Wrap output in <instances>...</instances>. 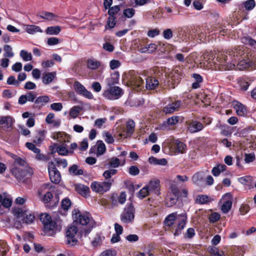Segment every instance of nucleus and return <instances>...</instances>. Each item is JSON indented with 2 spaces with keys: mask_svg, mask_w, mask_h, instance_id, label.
Masks as SVG:
<instances>
[{
  "mask_svg": "<svg viewBox=\"0 0 256 256\" xmlns=\"http://www.w3.org/2000/svg\"><path fill=\"white\" fill-rule=\"evenodd\" d=\"M187 219L186 212L178 214L177 212H174L166 216L164 223L168 227L172 226L174 236H178L182 234V230L186 227Z\"/></svg>",
  "mask_w": 256,
  "mask_h": 256,
  "instance_id": "obj_1",
  "label": "nucleus"
},
{
  "mask_svg": "<svg viewBox=\"0 0 256 256\" xmlns=\"http://www.w3.org/2000/svg\"><path fill=\"white\" fill-rule=\"evenodd\" d=\"M74 221L78 224L85 226L84 236H86L92 230L95 224V222L89 213H82L78 210L75 209L72 212Z\"/></svg>",
  "mask_w": 256,
  "mask_h": 256,
  "instance_id": "obj_2",
  "label": "nucleus"
},
{
  "mask_svg": "<svg viewBox=\"0 0 256 256\" xmlns=\"http://www.w3.org/2000/svg\"><path fill=\"white\" fill-rule=\"evenodd\" d=\"M10 171L12 176L20 182H24L26 180L30 178L34 174L33 170L30 166H27V168H25L12 165Z\"/></svg>",
  "mask_w": 256,
  "mask_h": 256,
  "instance_id": "obj_3",
  "label": "nucleus"
},
{
  "mask_svg": "<svg viewBox=\"0 0 256 256\" xmlns=\"http://www.w3.org/2000/svg\"><path fill=\"white\" fill-rule=\"evenodd\" d=\"M164 80V74L162 72H155L154 75L146 78V88L148 90H155L162 86Z\"/></svg>",
  "mask_w": 256,
  "mask_h": 256,
  "instance_id": "obj_4",
  "label": "nucleus"
},
{
  "mask_svg": "<svg viewBox=\"0 0 256 256\" xmlns=\"http://www.w3.org/2000/svg\"><path fill=\"white\" fill-rule=\"evenodd\" d=\"M40 220L44 224L43 232L44 234L48 236H52L57 227L56 222L52 221L51 216L47 214H41Z\"/></svg>",
  "mask_w": 256,
  "mask_h": 256,
  "instance_id": "obj_5",
  "label": "nucleus"
},
{
  "mask_svg": "<svg viewBox=\"0 0 256 256\" xmlns=\"http://www.w3.org/2000/svg\"><path fill=\"white\" fill-rule=\"evenodd\" d=\"M128 82L129 86L138 92L144 88V84L142 78L134 70L130 72L129 76L128 77Z\"/></svg>",
  "mask_w": 256,
  "mask_h": 256,
  "instance_id": "obj_6",
  "label": "nucleus"
},
{
  "mask_svg": "<svg viewBox=\"0 0 256 256\" xmlns=\"http://www.w3.org/2000/svg\"><path fill=\"white\" fill-rule=\"evenodd\" d=\"M124 94L123 90L118 86H106L102 96L110 100H116L120 98Z\"/></svg>",
  "mask_w": 256,
  "mask_h": 256,
  "instance_id": "obj_7",
  "label": "nucleus"
},
{
  "mask_svg": "<svg viewBox=\"0 0 256 256\" xmlns=\"http://www.w3.org/2000/svg\"><path fill=\"white\" fill-rule=\"evenodd\" d=\"M112 182L113 180L106 182L94 181L92 182L90 188L93 192L103 194L110 190Z\"/></svg>",
  "mask_w": 256,
  "mask_h": 256,
  "instance_id": "obj_8",
  "label": "nucleus"
},
{
  "mask_svg": "<svg viewBox=\"0 0 256 256\" xmlns=\"http://www.w3.org/2000/svg\"><path fill=\"white\" fill-rule=\"evenodd\" d=\"M134 218V208L132 204H127L121 214L120 220L124 223L132 222Z\"/></svg>",
  "mask_w": 256,
  "mask_h": 256,
  "instance_id": "obj_9",
  "label": "nucleus"
},
{
  "mask_svg": "<svg viewBox=\"0 0 256 256\" xmlns=\"http://www.w3.org/2000/svg\"><path fill=\"white\" fill-rule=\"evenodd\" d=\"M165 77L166 76L164 75L163 83H164V85L168 88H174L180 82L181 79L180 75L176 72H171L166 80H165Z\"/></svg>",
  "mask_w": 256,
  "mask_h": 256,
  "instance_id": "obj_10",
  "label": "nucleus"
},
{
  "mask_svg": "<svg viewBox=\"0 0 256 256\" xmlns=\"http://www.w3.org/2000/svg\"><path fill=\"white\" fill-rule=\"evenodd\" d=\"M48 170L50 181L52 183L58 184L61 180V175L53 162L49 163Z\"/></svg>",
  "mask_w": 256,
  "mask_h": 256,
  "instance_id": "obj_11",
  "label": "nucleus"
},
{
  "mask_svg": "<svg viewBox=\"0 0 256 256\" xmlns=\"http://www.w3.org/2000/svg\"><path fill=\"white\" fill-rule=\"evenodd\" d=\"M16 213L18 217L22 218V220L27 224L34 222L35 216L33 212H30L26 208H18Z\"/></svg>",
  "mask_w": 256,
  "mask_h": 256,
  "instance_id": "obj_12",
  "label": "nucleus"
},
{
  "mask_svg": "<svg viewBox=\"0 0 256 256\" xmlns=\"http://www.w3.org/2000/svg\"><path fill=\"white\" fill-rule=\"evenodd\" d=\"M78 232V228L75 226H71L68 228L66 232V244L71 246L76 244L78 240L76 238V234Z\"/></svg>",
  "mask_w": 256,
  "mask_h": 256,
  "instance_id": "obj_13",
  "label": "nucleus"
},
{
  "mask_svg": "<svg viewBox=\"0 0 256 256\" xmlns=\"http://www.w3.org/2000/svg\"><path fill=\"white\" fill-rule=\"evenodd\" d=\"M73 88L76 93L79 95L82 96L88 99H92L94 97L92 92L88 90L78 81L74 82Z\"/></svg>",
  "mask_w": 256,
  "mask_h": 256,
  "instance_id": "obj_14",
  "label": "nucleus"
},
{
  "mask_svg": "<svg viewBox=\"0 0 256 256\" xmlns=\"http://www.w3.org/2000/svg\"><path fill=\"white\" fill-rule=\"evenodd\" d=\"M221 200L223 202L221 206V210L223 213L227 214L232 206V195L230 193H226L222 197Z\"/></svg>",
  "mask_w": 256,
  "mask_h": 256,
  "instance_id": "obj_15",
  "label": "nucleus"
},
{
  "mask_svg": "<svg viewBox=\"0 0 256 256\" xmlns=\"http://www.w3.org/2000/svg\"><path fill=\"white\" fill-rule=\"evenodd\" d=\"M150 192L158 196L160 194V181L158 179L150 180L146 185Z\"/></svg>",
  "mask_w": 256,
  "mask_h": 256,
  "instance_id": "obj_16",
  "label": "nucleus"
},
{
  "mask_svg": "<svg viewBox=\"0 0 256 256\" xmlns=\"http://www.w3.org/2000/svg\"><path fill=\"white\" fill-rule=\"evenodd\" d=\"M182 102L180 100L172 101L170 104L164 106L163 111L166 114H172L176 111H178L180 105Z\"/></svg>",
  "mask_w": 256,
  "mask_h": 256,
  "instance_id": "obj_17",
  "label": "nucleus"
},
{
  "mask_svg": "<svg viewBox=\"0 0 256 256\" xmlns=\"http://www.w3.org/2000/svg\"><path fill=\"white\" fill-rule=\"evenodd\" d=\"M168 141L170 147L176 148L178 152L183 153L184 152L186 148V145L184 144L174 138H170Z\"/></svg>",
  "mask_w": 256,
  "mask_h": 256,
  "instance_id": "obj_18",
  "label": "nucleus"
},
{
  "mask_svg": "<svg viewBox=\"0 0 256 256\" xmlns=\"http://www.w3.org/2000/svg\"><path fill=\"white\" fill-rule=\"evenodd\" d=\"M252 80L250 78L243 76L238 78V82L242 90L246 91L251 84Z\"/></svg>",
  "mask_w": 256,
  "mask_h": 256,
  "instance_id": "obj_19",
  "label": "nucleus"
},
{
  "mask_svg": "<svg viewBox=\"0 0 256 256\" xmlns=\"http://www.w3.org/2000/svg\"><path fill=\"white\" fill-rule=\"evenodd\" d=\"M119 78L118 72L116 71L111 74L110 76L106 79V86H115L116 84H118Z\"/></svg>",
  "mask_w": 256,
  "mask_h": 256,
  "instance_id": "obj_20",
  "label": "nucleus"
},
{
  "mask_svg": "<svg viewBox=\"0 0 256 256\" xmlns=\"http://www.w3.org/2000/svg\"><path fill=\"white\" fill-rule=\"evenodd\" d=\"M234 108L236 110V114L239 116H244L247 114L246 108L244 104L238 101L234 102Z\"/></svg>",
  "mask_w": 256,
  "mask_h": 256,
  "instance_id": "obj_21",
  "label": "nucleus"
},
{
  "mask_svg": "<svg viewBox=\"0 0 256 256\" xmlns=\"http://www.w3.org/2000/svg\"><path fill=\"white\" fill-rule=\"evenodd\" d=\"M104 238V236L102 233H96L93 240H92L91 244L92 246L94 248L100 246H102Z\"/></svg>",
  "mask_w": 256,
  "mask_h": 256,
  "instance_id": "obj_22",
  "label": "nucleus"
},
{
  "mask_svg": "<svg viewBox=\"0 0 256 256\" xmlns=\"http://www.w3.org/2000/svg\"><path fill=\"white\" fill-rule=\"evenodd\" d=\"M76 190L80 195L86 197L90 192V189L87 186L78 184L75 186Z\"/></svg>",
  "mask_w": 256,
  "mask_h": 256,
  "instance_id": "obj_23",
  "label": "nucleus"
},
{
  "mask_svg": "<svg viewBox=\"0 0 256 256\" xmlns=\"http://www.w3.org/2000/svg\"><path fill=\"white\" fill-rule=\"evenodd\" d=\"M180 196H175L170 194L166 198V206L170 208L174 206L177 202Z\"/></svg>",
  "mask_w": 256,
  "mask_h": 256,
  "instance_id": "obj_24",
  "label": "nucleus"
},
{
  "mask_svg": "<svg viewBox=\"0 0 256 256\" xmlns=\"http://www.w3.org/2000/svg\"><path fill=\"white\" fill-rule=\"evenodd\" d=\"M14 120L10 116H0V125L6 124L7 128H12Z\"/></svg>",
  "mask_w": 256,
  "mask_h": 256,
  "instance_id": "obj_25",
  "label": "nucleus"
},
{
  "mask_svg": "<svg viewBox=\"0 0 256 256\" xmlns=\"http://www.w3.org/2000/svg\"><path fill=\"white\" fill-rule=\"evenodd\" d=\"M213 199L212 198L206 195L200 194L196 196L195 200V202L200 204H204L210 202Z\"/></svg>",
  "mask_w": 256,
  "mask_h": 256,
  "instance_id": "obj_26",
  "label": "nucleus"
},
{
  "mask_svg": "<svg viewBox=\"0 0 256 256\" xmlns=\"http://www.w3.org/2000/svg\"><path fill=\"white\" fill-rule=\"evenodd\" d=\"M12 158L14 161L13 165H19L21 166L22 168H27V166H30L26 160L20 157L15 154H12Z\"/></svg>",
  "mask_w": 256,
  "mask_h": 256,
  "instance_id": "obj_27",
  "label": "nucleus"
},
{
  "mask_svg": "<svg viewBox=\"0 0 256 256\" xmlns=\"http://www.w3.org/2000/svg\"><path fill=\"white\" fill-rule=\"evenodd\" d=\"M50 102V98L48 96H41L36 99L34 100V104L36 105L39 108L43 106L45 104L48 103Z\"/></svg>",
  "mask_w": 256,
  "mask_h": 256,
  "instance_id": "obj_28",
  "label": "nucleus"
},
{
  "mask_svg": "<svg viewBox=\"0 0 256 256\" xmlns=\"http://www.w3.org/2000/svg\"><path fill=\"white\" fill-rule=\"evenodd\" d=\"M192 78H194L195 80L192 84V88L196 89L200 88V84L203 81L202 76L198 74L194 73L192 74Z\"/></svg>",
  "mask_w": 256,
  "mask_h": 256,
  "instance_id": "obj_29",
  "label": "nucleus"
},
{
  "mask_svg": "<svg viewBox=\"0 0 256 256\" xmlns=\"http://www.w3.org/2000/svg\"><path fill=\"white\" fill-rule=\"evenodd\" d=\"M86 64L88 68L95 70L100 66L101 63L96 60L88 59Z\"/></svg>",
  "mask_w": 256,
  "mask_h": 256,
  "instance_id": "obj_30",
  "label": "nucleus"
},
{
  "mask_svg": "<svg viewBox=\"0 0 256 256\" xmlns=\"http://www.w3.org/2000/svg\"><path fill=\"white\" fill-rule=\"evenodd\" d=\"M148 162L150 164L160 166H166L168 162L166 158L158 159L154 156L150 157L148 158Z\"/></svg>",
  "mask_w": 256,
  "mask_h": 256,
  "instance_id": "obj_31",
  "label": "nucleus"
},
{
  "mask_svg": "<svg viewBox=\"0 0 256 256\" xmlns=\"http://www.w3.org/2000/svg\"><path fill=\"white\" fill-rule=\"evenodd\" d=\"M125 164V160H124L122 163L120 160L116 157L112 158L108 162V164L110 167L116 168L118 167L120 165H124Z\"/></svg>",
  "mask_w": 256,
  "mask_h": 256,
  "instance_id": "obj_32",
  "label": "nucleus"
},
{
  "mask_svg": "<svg viewBox=\"0 0 256 256\" xmlns=\"http://www.w3.org/2000/svg\"><path fill=\"white\" fill-rule=\"evenodd\" d=\"M61 30L60 26H48L46 30V32L47 34L49 35H57Z\"/></svg>",
  "mask_w": 256,
  "mask_h": 256,
  "instance_id": "obj_33",
  "label": "nucleus"
},
{
  "mask_svg": "<svg viewBox=\"0 0 256 256\" xmlns=\"http://www.w3.org/2000/svg\"><path fill=\"white\" fill-rule=\"evenodd\" d=\"M69 172L70 174L73 176H80L83 174V170L81 168H78V166L76 164H74L68 169Z\"/></svg>",
  "mask_w": 256,
  "mask_h": 256,
  "instance_id": "obj_34",
  "label": "nucleus"
},
{
  "mask_svg": "<svg viewBox=\"0 0 256 256\" xmlns=\"http://www.w3.org/2000/svg\"><path fill=\"white\" fill-rule=\"evenodd\" d=\"M55 76V72L46 73L42 76V82L46 84H49L54 79Z\"/></svg>",
  "mask_w": 256,
  "mask_h": 256,
  "instance_id": "obj_35",
  "label": "nucleus"
},
{
  "mask_svg": "<svg viewBox=\"0 0 256 256\" xmlns=\"http://www.w3.org/2000/svg\"><path fill=\"white\" fill-rule=\"evenodd\" d=\"M82 108L80 106H72L69 112L70 116L72 118H76L80 114Z\"/></svg>",
  "mask_w": 256,
  "mask_h": 256,
  "instance_id": "obj_36",
  "label": "nucleus"
},
{
  "mask_svg": "<svg viewBox=\"0 0 256 256\" xmlns=\"http://www.w3.org/2000/svg\"><path fill=\"white\" fill-rule=\"evenodd\" d=\"M26 31L28 33L32 34L36 32H42L40 26L35 25H28Z\"/></svg>",
  "mask_w": 256,
  "mask_h": 256,
  "instance_id": "obj_37",
  "label": "nucleus"
},
{
  "mask_svg": "<svg viewBox=\"0 0 256 256\" xmlns=\"http://www.w3.org/2000/svg\"><path fill=\"white\" fill-rule=\"evenodd\" d=\"M106 150V147L102 140H98L97 142V155L103 154Z\"/></svg>",
  "mask_w": 256,
  "mask_h": 256,
  "instance_id": "obj_38",
  "label": "nucleus"
},
{
  "mask_svg": "<svg viewBox=\"0 0 256 256\" xmlns=\"http://www.w3.org/2000/svg\"><path fill=\"white\" fill-rule=\"evenodd\" d=\"M12 199L7 197L3 198L2 204H0V212L2 206L5 208H10L12 204Z\"/></svg>",
  "mask_w": 256,
  "mask_h": 256,
  "instance_id": "obj_39",
  "label": "nucleus"
},
{
  "mask_svg": "<svg viewBox=\"0 0 256 256\" xmlns=\"http://www.w3.org/2000/svg\"><path fill=\"white\" fill-rule=\"evenodd\" d=\"M40 17L48 20H56L58 16L54 13L44 12H42V15L40 16Z\"/></svg>",
  "mask_w": 256,
  "mask_h": 256,
  "instance_id": "obj_40",
  "label": "nucleus"
},
{
  "mask_svg": "<svg viewBox=\"0 0 256 256\" xmlns=\"http://www.w3.org/2000/svg\"><path fill=\"white\" fill-rule=\"evenodd\" d=\"M186 122L188 125V128H203L202 124L196 120H190Z\"/></svg>",
  "mask_w": 256,
  "mask_h": 256,
  "instance_id": "obj_41",
  "label": "nucleus"
},
{
  "mask_svg": "<svg viewBox=\"0 0 256 256\" xmlns=\"http://www.w3.org/2000/svg\"><path fill=\"white\" fill-rule=\"evenodd\" d=\"M242 42L244 44L251 46L256 45V40L250 36H244L242 38Z\"/></svg>",
  "mask_w": 256,
  "mask_h": 256,
  "instance_id": "obj_42",
  "label": "nucleus"
},
{
  "mask_svg": "<svg viewBox=\"0 0 256 256\" xmlns=\"http://www.w3.org/2000/svg\"><path fill=\"white\" fill-rule=\"evenodd\" d=\"M4 50L5 52L4 54V56L8 58H12L14 56V54L12 51V48L10 46L6 44L4 46Z\"/></svg>",
  "mask_w": 256,
  "mask_h": 256,
  "instance_id": "obj_43",
  "label": "nucleus"
},
{
  "mask_svg": "<svg viewBox=\"0 0 256 256\" xmlns=\"http://www.w3.org/2000/svg\"><path fill=\"white\" fill-rule=\"evenodd\" d=\"M210 253L211 256H225L222 251L215 246H212L210 249Z\"/></svg>",
  "mask_w": 256,
  "mask_h": 256,
  "instance_id": "obj_44",
  "label": "nucleus"
},
{
  "mask_svg": "<svg viewBox=\"0 0 256 256\" xmlns=\"http://www.w3.org/2000/svg\"><path fill=\"white\" fill-rule=\"evenodd\" d=\"M102 137L104 141L108 144H113L114 141L112 135L108 132H106L103 133Z\"/></svg>",
  "mask_w": 256,
  "mask_h": 256,
  "instance_id": "obj_45",
  "label": "nucleus"
},
{
  "mask_svg": "<svg viewBox=\"0 0 256 256\" xmlns=\"http://www.w3.org/2000/svg\"><path fill=\"white\" fill-rule=\"evenodd\" d=\"M150 193L146 186L143 187L138 192V197L140 199L146 198L148 194Z\"/></svg>",
  "mask_w": 256,
  "mask_h": 256,
  "instance_id": "obj_46",
  "label": "nucleus"
},
{
  "mask_svg": "<svg viewBox=\"0 0 256 256\" xmlns=\"http://www.w3.org/2000/svg\"><path fill=\"white\" fill-rule=\"evenodd\" d=\"M243 5L248 10H252L256 6V2L254 0H248L243 2Z\"/></svg>",
  "mask_w": 256,
  "mask_h": 256,
  "instance_id": "obj_47",
  "label": "nucleus"
},
{
  "mask_svg": "<svg viewBox=\"0 0 256 256\" xmlns=\"http://www.w3.org/2000/svg\"><path fill=\"white\" fill-rule=\"evenodd\" d=\"M108 12V14L110 16L116 17L115 15L120 10L119 6H114L112 7L109 8Z\"/></svg>",
  "mask_w": 256,
  "mask_h": 256,
  "instance_id": "obj_48",
  "label": "nucleus"
},
{
  "mask_svg": "<svg viewBox=\"0 0 256 256\" xmlns=\"http://www.w3.org/2000/svg\"><path fill=\"white\" fill-rule=\"evenodd\" d=\"M117 172L118 170L116 169H109L105 170L102 176L106 180H108L115 175L117 173Z\"/></svg>",
  "mask_w": 256,
  "mask_h": 256,
  "instance_id": "obj_49",
  "label": "nucleus"
},
{
  "mask_svg": "<svg viewBox=\"0 0 256 256\" xmlns=\"http://www.w3.org/2000/svg\"><path fill=\"white\" fill-rule=\"evenodd\" d=\"M20 56L22 60L25 61H30L32 60V55L31 53H28L24 50H22L20 52Z\"/></svg>",
  "mask_w": 256,
  "mask_h": 256,
  "instance_id": "obj_50",
  "label": "nucleus"
},
{
  "mask_svg": "<svg viewBox=\"0 0 256 256\" xmlns=\"http://www.w3.org/2000/svg\"><path fill=\"white\" fill-rule=\"evenodd\" d=\"M202 174L197 172L192 176V182L195 184H198L202 181Z\"/></svg>",
  "mask_w": 256,
  "mask_h": 256,
  "instance_id": "obj_51",
  "label": "nucleus"
},
{
  "mask_svg": "<svg viewBox=\"0 0 256 256\" xmlns=\"http://www.w3.org/2000/svg\"><path fill=\"white\" fill-rule=\"evenodd\" d=\"M72 202L68 198H65L62 200V208L64 210H68L71 206Z\"/></svg>",
  "mask_w": 256,
  "mask_h": 256,
  "instance_id": "obj_52",
  "label": "nucleus"
},
{
  "mask_svg": "<svg viewBox=\"0 0 256 256\" xmlns=\"http://www.w3.org/2000/svg\"><path fill=\"white\" fill-rule=\"evenodd\" d=\"M180 120V117L179 116H174L168 118L166 120V123L168 126H172L178 123Z\"/></svg>",
  "mask_w": 256,
  "mask_h": 256,
  "instance_id": "obj_53",
  "label": "nucleus"
},
{
  "mask_svg": "<svg viewBox=\"0 0 256 256\" xmlns=\"http://www.w3.org/2000/svg\"><path fill=\"white\" fill-rule=\"evenodd\" d=\"M135 14V10L132 8H128L124 10L123 14L127 18H132Z\"/></svg>",
  "mask_w": 256,
  "mask_h": 256,
  "instance_id": "obj_54",
  "label": "nucleus"
},
{
  "mask_svg": "<svg viewBox=\"0 0 256 256\" xmlns=\"http://www.w3.org/2000/svg\"><path fill=\"white\" fill-rule=\"evenodd\" d=\"M116 17L109 16L107 20V24L106 26V28H107V26L110 28H112L114 27L116 24Z\"/></svg>",
  "mask_w": 256,
  "mask_h": 256,
  "instance_id": "obj_55",
  "label": "nucleus"
},
{
  "mask_svg": "<svg viewBox=\"0 0 256 256\" xmlns=\"http://www.w3.org/2000/svg\"><path fill=\"white\" fill-rule=\"evenodd\" d=\"M54 160L58 167L62 166L63 168H66L67 166L68 163L66 159L56 158Z\"/></svg>",
  "mask_w": 256,
  "mask_h": 256,
  "instance_id": "obj_56",
  "label": "nucleus"
},
{
  "mask_svg": "<svg viewBox=\"0 0 256 256\" xmlns=\"http://www.w3.org/2000/svg\"><path fill=\"white\" fill-rule=\"evenodd\" d=\"M116 252L112 249H108L102 252L99 256H116Z\"/></svg>",
  "mask_w": 256,
  "mask_h": 256,
  "instance_id": "obj_57",
  "label": "nucleus"
},
{
  "mask_svg": "<svg viewBox=\"0 0 256 256\" xmlns=\"http://www.w3.org/2000/svg\"><path fill=\"white\" fill-rule=\"evenodd\" d=\"M46 133V131L44 130L38 131V136L36 138V139L34 140V142L37 143L40 142L44 140Z\"/></svg>",
  "mask_w": 256,
  "mask_h": 256,
  "instance_id": "obj_58",
  "label": "nucleus"
},
{
  "mask_svg": "<svg viewBox=\"0 0 256 256\" xmlns=\"http://www.w3.org/2000/svg\"><path fill=\"white\" fill-rule=\"evenodd\" d=\"M26 146L28 149H29L30 150H31L34 153H40V150L39 148H37L35 146V145L32 142H26Z\"/></svg>",
  "mask_w": 256,
  "mask_h": 256,
  "instance_id": "obj_59",
  "label": "nucleus"
},
{
  "mask_svg": "<svg viewBox=\"0 0 256 256\" xmlns=\"http://www.w3.org/2000/svg\"><path fill=\"white\" fill-rule=\"evenodd\" d=\"M220 214L217 212H213L210 216L209 221L210 222L214 223L218 222L220 219Z\"/></svg>",
  "mask_w": 256,
  "mask_h": 256,
  "instance_id": "obj_60",
  "label": "nucleus"
},
{
  "mask_svg": "<svg viewBox=\"0 0 256 256\" xmlns=\"http://www.w3.org/2000/svg\"><path fill=\"white\" fill-rule=\"evenodd\" d=\"M162 36L166 40H170V39L173 36L172 31L170 28H167L164 30L162 33Z\"/></svg>",
  "mask_w": 256,
  "mask_h": 256,
  "instance_id": "obj_61",
  "label": "nucleus"
},
{
  "mask_svg": "<svg viewBox=\"0 0 256 256\" xmlns=\"http://www.w3.org/2000/svg\"><path fill=\"white\" fill-rule=\"evenodd\" d=\"M140 172L138 168L135 166H130L128 169V173L132 176H136Z\"/></svg>",
  "mask_w": 256,
  "mask_h": 256,
  "instance_id": "obj_62",
  "label": "nucleus"
},
{
  "mask_svg": "<svg viewBox=\"0 0 256 256\" xmlns=\"http://www.w3.org/2000/svg\"><path fill=\"white\" fill-rule=\"evenodd\" d=\"M255 160V156L254 154H245L244 161L246 163H250L252 162Z\"/></svg>",
  "mask_w": 256,
  "mask_h": 256,
  "instance_id": "obj_63",
  "label": "nucleus"
},
{
  "mask_svg": "<svg viewBox=\"0 0 256 256\" xmlns=\"http://www.w3.org/2000/svg\"><path fill=\"white\" fill-rule=\"evenodd\" d=\"M50 108L58 112L62 110V105L60 102L53 103L50 104Z\"/></svg>",
  "mask_w": 256,
  "mask_h": 256,
  "instance_id": "obj_64",
  "label": "nucleus"
}]
</instances>
